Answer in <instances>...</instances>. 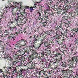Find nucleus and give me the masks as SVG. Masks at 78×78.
I'll list each match as a JSON object with an SVG mask.
<instances>
[{
  "label": "nucleus",
  "instance_id": "f257e3e1",
  "mask_svg": "<svg viewBox=\"0 0 78 78\" xmlns=\"http://www.w3.org/2000/svg\"><path fill=\"white\" fill-rule=\"evenodd\" d=\"M32 54H31L30 56H29V60L30 61V62L33 61V59H36V58H37L38 59H40V54L38 53L37 52L34 50H32Z\"/></svg>",
  "mask_w": 78,
  "mask_h": 78
},
{
  "label": "nucleus",
  "instance_id": "f03ea898",
  "mask_svg": "<svg viewBox=\"0 0 78 78\" xmlns=\"http://www.w3.org/2000/svg\"><path fill=\"white\" fill-rule=\"evenodd\" d=\"M36 35L35 34L33 36H30L29 38L30 40H33V38H34L33 41H34L33 43V45H35V43H37V42H39L40 39L38 38V35Z\"/></svg>",
  "mask_w": 78,
  "mask_h": 78
},
{
  "label": "nucleus",
  "instance_id": "7ed1b4c3",
  "mask_svg": "<svg viewBox=\"0 0 78 78\" xmlns=\"http://www.w3.org/2000/svg\"><path fill=\"white\" fill-rule=\"evenodd\" d=\"M76 33L78 34V28L77 27L73 28L71 30L70 33V38L75 36V35H76Z\"/></svg>",
  "mask_w": 78,
  "mask_h": 78
},
{
  "label": "nucleus",
  "instance_id": "20e7f679",
  "mask_svg": "<svg viewBox=\"0 0 78 78\" xmlns=\"http://www.w3.org/2000/svg\"><path fill=\"white\" fill-rule=\"evenodd\" d=\"M27 41L25 40V39H21L19 40V41H17L16 44L19 45H21V46H25L26 45L27 43Z\"/></svg>",
  "mask_w": 78,
  "mask_h": 78
},
{
  "label": "nucleus",
  "instance_id": "39448f33",
  "mask_svg": "<svg viewBox=\"0 0 78 78\" xmlns=\"http://www.w3.org/2000/svg\"><path fill=\"white\" fill-rule=\"evenodd\" d=\"M16 35V36L18 35V32H17L15 34H14L13 33H12L8 36V39L10 41H14V40L15 39H16V37H15Z\"/></svg>",
  "mask_w": 78,
  "mask_h": 78
},
{
  "label": "nucleus",
  "instance_id": "423d86ee",
  "mask_svg": "<svg viewBox=\"0 0 78 78\" xmlns=\"http://www.w3.org/2000/svg\"><path fill=\"white\" fill-rule=\"evenodd\" d=\"M56 9V12H57L58 14H61V15H63V14H64L67 12L66 9Z\"/></svg>",
  "mask_w": 78,
  "mask_h": 78
},
{
  "label": "nucleus",
  "instance_id": "0eeeda50",
  "mask_svg": "<svg viewBox=\"0 0 78 78\" xmlns=\"http://www.w3.org/2000/svg\"><path fill=\"white\" fill-rule=\"evenodd\" d=\"M78 58L76 57H74L72 60H68L67 62L68 64L69 63H75L76 64L78 62Z\"/></svg>",
  "mask_w": 78,
  "mask_h": 78
},
{
  "label": "nucleus",
  "instance_id": "6e6552de",
  "mask_svg": "<svg viewBox=\"0 0 78 78\" xmlns=\"http://www.w3.org/2000/svg\"><path fill=\"white\" fill-rule=\"evenodd\" d=\"M66 4H67V3L62 2L61 4H60L59 6V7L56 8V9H63V8L65 9L66 7Z\"/></svg>",
  "mask_w": 78,
  "mask_h": 78
},
{
  "label": "nucleus",
  "instance_id": "1a4fd4ad",
  "mask_svg": "<svg viewBox=\"0 0 78 78\" xmlns=\"http://www.w3.org/2000/svg\"><path fill=\"white\" fill-rule=\"evenodd\" d=\"M47 50L46 49H44L43 51L41 50L40 53L42 57H45V56H46L47 55Z\"/></svg>",
  "mask_w": 78,
  "mask_h": 78
},
{
  "label": "nucleus",
  "instance_id": "9d476101",
  "mask_svg": "<svg viewBox=\"0 0 78 78\" xmlns=\"http://www.w3.org/2000/svg\"><path fill=\"white\" fill-rule=\"evenodd\" d=\"M35 45L33 44V47H34L36 49H40L41 48V46H42L41 44H40L39 43H38L36 45V44L35 43Z\"/></svg>",
  "mask_w": 78,
  "mask_h": 78
},
{
  "label": "nucleus",
  "instance_id": "9b49d317",
  "mask_svg": "<svg viewBox=\"0 0 78 78\" xmlns=\"http://www.w3.org/2000/svg\"><path fill=\"white\" fill-rule=\"evenodd\" d=\"M8 28L9 29H10V31H16V30H17V28L15 26L12 27V26Z\"/></svg>",
  "mask_w": 78,
  "mask_h": 78
},
{
  "label": "nucleus",
  "instance_id": "f8f14e48",
  "mask_svg": "<svg viewBox=\"0 0 78 78\" xmlns=\"http://www.w3.org/2000/svg\"><path fill=\"white\" fill-rule=\"evenodd\" d=\"M13 20V18H11V20H10V22L8 23L7 24V27L8 28H9V27H11V25L12 24V23L11 21H12Z\"/></svg>",
  "mask_w": 78,
  "mask_h": 78
},
{
  "label": "nucleus",
  "instance_id": "ddd939ff",
  "mask_svg": "<svg viewBox=\"0 0 78 78\" xmlns=\"http://www.w3.org/2000/svg\"><path fill=\"white\" fill-rule=\"evenodd\" d=\"M23 50H24L25 52H26L27 53H30V52L31 51V50L28 49L27 47L24 48Z\"/></svg>",
  "mask_w": 78,
  "mask_h": 78
},
{
  "label": "nucleus",
  "instance_id": "4468645a",
  "mask_svg": "<svg viewBox=\"0 0 78 78\" xmlns=\"http://www.w3.org/2000/svg\"><path fill=\"white\" fill-rule=\"evenodd\" d=\"M69 16H66L63 17V19L61 20L62 22H63V21H65V20H68V19H69Z\"/></svg>",
  "mask_w": 78,
  "mask_h": 78
},
{
  "label": "nucleus",
  "instance_id": "2eb2a0df",
  "mask_svg": "<svg viewBox=\"0 0 78 78\" xmlns=\"http://www.w3.org/2000/svg\"><path fill=\"white\" fill-rule=\"evenodd\" d=\"M62 28V24L61 23L60 25H58L56 27V29H55V31H56L57 30H59V28Z\"/></svg>",
  "mask_w": 78,
  "mask_h": 78
},
{
  "label": "nucleus",
  "instance_id": "dca6fc26",
  "mask_svg": "<svg viewBox=\"0 0 78 78\" xmlns=\"http://www.w3.org/2000/svg\"><path fill=\"white\" fill-rule=\"evenodd\" d=\"M69 14L72 17H75L76 16V13L74 12H70L69 13Z\"/></svg>",
  "mask_w": 78,
  "mask_h": 78
},
{
  "label": "nucleus",
  "instance_id": "f3484780",
  "mask_svg": "<svg viewBox=\"0 0 78 78\" xmlns=\"http://www.w3.org/2000/svg\"><path fill=\"white\" fill-rule=\"evenodd\" d=\"M19 53H20V55L21 56L23 55H24L25 53V51L23 50V49H22L20 50L19 51Z\"/></svg>",
  "mask_w": 78,
  "mask_h": 78
},
{
  "label": "nucleus",
  "instance_id": "a211bd4d",
  "mask_svg": "<svg viewBox=\"0 0 78 78\" xmlns=\"http://www.w3.org/2000/svg\"><path fill=\"white\" fill-rule=\"evenodd\" d=\"M59 40L60 42H60V44H59L60 45H62V44H63L64 42V41H65V39L64 38V37H62L61 38V39H60Z\"/></svg>",
  "mask_w": 78,
  "mask_h": 78
},
{
  "label": "nucleus",
  "instance_id": "6ab92c4d",
  "mask_svg": "<svg viewBox=\"0 0 78 78\" xmlns=\"http://www.w3.org/2000/svg\"><path fill=\"white\" fill-rule=\"evenodd\" d=\"M17 20V21L20 22V23H23V20L20 17L18 18Z\"/></svg>",
  "mask_w": 78,
  "mask_h": 78
},
{
  "label": "nucleus",
  "instance_id": "aec40b11",
  "mask_svg": "<svg viewBox=\"0 0 78 78\" xmlns=\"http://www.w3.org/2000/svg\"><path fill=\"white\" fill-rule=\"evenodd\" d=\"M73 64H75V63H70V64H68V65H69L70 69L74 68L75 66L74 65H73Z\"/></svg>",
  "mask_w": 78,
  "mask_h": 78
},
{
  "label": "nucleus",
  "instance_id": "412c9836",
  "mask_svg": "<svg viewBox=\"0 0 78 78\" xmlns=\"http://www.w3.org/2000/svg\"><path fill=\"white\" fill-rule=\"evenodd\" d=\"M71 8H72V6H71V5H66V6L65 8V9H66V11L67 10V11H68L69 9H70Z\"/></svg>",
  "mask_w": 78,
  "mask_h": 78
},
{
  "label": "nucleus",
  "instance_id": "4be33fe9",
  "mask_svg": "<svg viewBox=\"0 0 78 78\" xmlns=\"http://www.w3.org/2000/svg\"><path fill=\"white\" fill-rule=\"evenodd\" d=\"M62 74L63 75H67L68 73V71L67 70H66L63 69L62 70Z\"/></svg>",
  "mask_w": 78,
  "mask_h": 78
},
{
  "label": "nucleus",
  "instance_id": "5701e85b",
  "mask_svg": "<svg viewBox=\"0 0 78 78\" xmlns=\"http://www.w3.org/2000/svg\"><path fill=\"white\" fill-rule=\"evenodd\" d=\"M64 33H62V32H61L60 31V32H59L57 34H58L59 35V36H61V37H63L64 36Z\"/></svg>",
  "mask_w": 78,
  "mask_h": 78
},
{
  "label": "nucleus",
  "instance_id": "b1692460",
  "mask_svg": "<svg viewBox=\"0 0 78 78\" xmlns=\"http://www.w3.org/2000/svg\"><path fill=\"white\" fill-rule=\"evenodd\" d=\"M27 13H25V12H24V15H23V16L24 17V18L23 19V20H25V22H24V24H25V23H26V22H27V19L25 18H26L27 17Z\"/></svg>",
  "mask_w": 78,
  "mask_h": 78
},
{
  "label": "nucleus",
  "instance_id": "393cba45",
  "mask_svg": "<svg viewBox=\"0 0 78 78\" xmlns=\"http://www.w3.org/2000/svg\"><path fill=\"white\" fill-rule=\"evenodd\" d=\"M60 65L61 66H62L63 67H65L66 68L67 65L66 63H64L63 62H62L60 64Z\"/></svg>",
  "mask_w": 78,
  "mask_h": 78
},
{
  "label": "nucleus",
  "instance_id": "a878e982",
  "mask_svg": "<svg viewBox=\"0 0 78 78\" xmlns=\"http://www.w3.org/2000/svg\"><path fill=\"white\" fill-rule=\"evenodd\" d=\"M25 71V69H23L22 68H21L20 70H19V72L18 73H20L21 75H22V74H23V73H24V71Z\"/></svg>",
  "mask_w": 78,
  "mask_h": 78
},
{
  "label": "nucleus",
  "instance_id": "bb28decb",
  "mask_svg": "<svg viewBox=\"0 0 78 78\" xmlns=\"http://www.w3.org/2000/svg\"><path fill=\"white\" fill-rule=\"evenodd\" d=\"M17 61H13L12 62H11L10 64H11L12 66H15L16 64H17Z\"/></svg>",
  "mask_w": 78,
  "mask_h": 78
},
{
  "label": "nucleus",
  "instance_id": "cd10ccee",
  "mask_svg": "<svg viewBox=\"0 0 78 78\" xmlns=\"http://www.w3.org/2000/svg\"><path fill=\"white\" fill-rule=\"evenodd\" d=\"M11 22L12 23V24H13V23H16V24H17L18 25V21H17V19H15L14 20H13V21H11Z\"/></svg>",
  "mask_w": 78,
  "mask_h": 78
},
{
  "label": "nucleus",
  "instance_id": "c85d7f7f",
  "mask_svg": "<svg viewBox=\"0 0 78 78\" xmlns=\"http://www.w3.org/2000/svg\"><path fill=\"white\" fill-rule=\"evenodd\" d=\"M45 73V72L44 70L40 71L39 74L40 75L42 76L44 75V73Z\"/></svg>",
  "mask_w": 78,
  "mask_h": 78
},
{
  "label": "nucleus",
  "instance_id": "c756f323",
  "mask_svg": "<svg viewBox=\"0 0 78 78\" xmlns=\"http://www.w3.org/2000/svg\"><path fill=\"white\" fill-rule=\"evenodd\" d=\"M44 47H48V46L50 45V44L49 43L47 42V41H45L44 42Z\"/></svg>",
  "mask_w": 78,
  "mask_h": 78
},
{
  "label": "nucleus",
  "instance_id": "7c9ffc66",
  "mask_svg": "<svg viewBox=\"0 0 78 78\" xmlns=\"http://www.w3.org/2000/svg\"><path fill=\"white\" fill-rule=\"evenodd\" d=\"M65 37L66 38L67 40H69V36H67V34H64V36H63V37H63L64 38H64Z\"/></svg>",
  "mask_w": 78,
  "mask_h": 78
},
{
  "label": "nucleus",
  "instance_id": "2f4dec72",
  "mask_svg": "<svg viewBox=\"0 0 78 78\" xmlns=\"http://www.w3.org/2000/svg\"><path fill=\"white\" fill-rule=\"evenodd\" d=\"M4 34L5 36H6L7 35H8L9 34V31L7 30H5L4 32Z\"/></svg>",
  "mask_w": 78,
  "mask_h": 78
},
{
  "label": "nucleus",
  "instance_id": "473e14b6",
  "mask_svg": "<svg viewBox=\"0 0 78 78\" xmlns=\"http://www.w3.org/2000/svg\"><path fill=\"white\" fill-rule=\"evenodd\" d=\"M27 47L29 50H30L31 52H32V50H32V48H34V47H33V45L32 46H27Z\"/></svg>",
  "mask_w": 78,
  "mask_h": 78
},
{
  "label": "nucleus",
  "instance_id": "72a5a7b5",
  "mask_svg": "<svg viewBox=\"0 0 78 78\" xmlns=\"http://www.w3.org/2000/svg\"><path fill=\"white\" fill-rule=\"evenodd\" d=\"M43 34H44V32H41V33H39L38 35H37V36H38V38H39V37H41V36H44V35H43Z\"/></svg>",
  "mask_w": 78,
  "mask_h": 78
},
{
  "label": "nucleus",
  "instance_id": "f704fd0d",
  "mask_svg": "<svg viewBox=\"0 0 78 78\" xmlns=\"http://www.w3.org/2000/svg\"><path fill=\"white\" fill-rule=\"evenodd\" d=\"M69 28L67 27H66L65 29L64 33H69Z\"/></svg>",
  "mask_w": 78,
  "mask_h": 78
},
{
  "label": "nucleus",
  "instance_id": "c9c22d12",
  "mask_svg": "<svg viewBox=\"0 0 78 78\" xmlns=\"http://www.w3.org/2000/svg\"><path fill=\"white\" fill-rule=\"evenodd\" d=\"M44 39H41L40 40V44H41L42 46H43V45L44 44Z\"/></svg>",
  "mask_w": 78,
  "mask_h": 78
},
{
  "label": "nucleus",
  "instance_id": "e433bc0d",
  "mask_svg": "<svg viewBox=\"0 0 78 78\" xmlns=\"http://www.w3.org/2000/svg\"><path fill=\"white\" fill-rule=\"evenodd\" d=\"M59 55H61V54L60 53H59L57 52L55 54V57H58L59 56Z\"/></svg>",
  "mask_w": 78,
  "mask_h": 78
},
{
  "label": "nucleus",
  "instance_id": "4c0bfd02",
  "mask_svg": "<svg viewBox=\"0 0 78 78\" xmlns=\"http://www.w3.org/2000/svg\"><path fill=\"white\" fill-rule=\"evenodd\" d=\"M9 54V53L7 54V56H4V58L5 59H7V58H11V56Z\"/></svg>",
  "mask_w": 78,
  "mask_h": 78
},
{
  "label": "nucleus",
  "instance_id": "58836bf2",
  "mask_svg": "<svg viewBox=\"0 0 78 78\" xmlns=\"http://www.w3.org/2000/svg\"><path fill=\"white\" fill-rule=\"evenodd\" d=\"M51 4V3H48V4H47V8H48V9H50V5Z\"/></svg>",
  "mask_w": 78,
  "mask_h": 78
},
{
  "label": "nucleus",
  "instance_id": "ea45409f",
  "mask_svg": "<svg viewBox=\"0 0 78 78\" xmlns=\"http://www.w3.org/2000/svg\"><path fill=\"white\" fill-rule=\"evenodd\" d=\"M55 37L56 39H59V40H60V39H61V37H60V36H59V35H58V34H56Z\"/></svg>",
  "mask_w": 78,
  "mask_h": 78
},
{
  "label": "nucleus",
  "instance_id": "a19ab883",
  "mask_svg": "<svg viewBox=\"0 0 78 78\" xmlns=\"http://www.w3.org/2000/svg\"><path fill=\"white\" fill-rule=\"evenodd\" d=\"M8 54H9V53L8 52L6 51H5L3 55L4 56H6Z\"/></svg>",
  "mask_w": 78,
  "mask_h": 78
},
{
  "label": "nucleus",
  "instance_id": "79ce46f5",
  "mask_svg": "<svg viewBox=\"0 0 78 78\" xmlns=\"http://www.w3.org/2000/svg\"><path fill=\"white\" fill-rule=\"evenodd\" d=\"M37 3L38 2H35V3L34 4V8L36 9V8H37Z\"/></svg>",
  "mask_w": 78,
  "mask_h": 78
},
{
  "label": "nucleus",
  "instance_id": "37998d69",
  "mask_svg": "<svg viewBox=\"0 0 78 78\" xmlns=\"http://www.w3.org/2000/svg\"><path fill=\"white\" fill-rule=\"evenodd\" d=\"M51 5H50V6L51 7L52 9H54L55 8V5L53 4V3H51Z\"/></svg>",
  "mask_w": 78,
  "mask_h": 78
},
{
  "label": "nucleus",
  "instance_id": "c03bdc74",
  "mask_svg": "<svg viewBox=\"0 0 78 78\" xmlns=\"http://www.w3.org/2000/svg\"><path fill=\"white\" fill-rule=\"evenodd\" d=\"M20 59V58L19 57V56H17L15 58V60L16 61H19Z\"/></svg>",
  "mask_w": 78,
  "mask_h": 78
},
{
  "label": "nucleus",
  "instance_id": "a18cd8bd",
  "mask_svg": "<svg viewBox=\"0 0 78 78\" xmlns=\"http://www.w3.org/2000/svg\"><path fill=\"white\" fill-rule=\"evenodd\" d=\"M10 8H12V10L13 11H14V10L15 9H16V7H13L12 6H11L10 7L8 6V8H9V9H10Z\"/></svg>",
  "mask_w": 78,
  "mask_h": 78
},
{
  "label": "nucleus",
  "instance_id": "49530a36",
  "mask_svg": "<svg viewBox=\"0 0 78 78\" xmlns=\"http://www.w3.org/2000/svg\"><path fill=\"white\" fill-rule=\"evenodd\" d=\"M52 62L51 61L49 62V65L48 66V68H50V69H51V65Z\"/></svg>",
  "mask_w": 78,
  "mask_h": 78
},
{
  "label": "nucleus",
  "instance_id": "de8ad7c7",
  "mask_svg": "<svg viewBox=\"0 0 78 78\" xmlns=\"http://www.w3.org/2000/svg\"><path fill=\"white\" fill-rule=\"evenodd\" d=\"M75 49L74 48V46L71 47V52H73V51H75Z\"/></svg>",
  "mask_w": 78,
  "mask_h": 78
},
{
  "label": "nucleus",
  "instance_id": "09e8293b",
  "mask_svg": "<svg viewBox=\"0 0 78 78\" xmlns=\"http://www.w3.org/2000/svg\"><path fill=\"white\" fill-rule=\"evenodd\" d=\"M8 7H6V9H5V10L4 11V13H5V14H6L7 13H8V10H7V8H8Z\"/></svg>",
  "mask_w": 78,
  "mask_h": 78
},
{
  "label": "nucleus",
  "instance_id": "8fccbe9b",
  "mask_svg": "<svg viewBox=\"0 0 78 78\" xmlns=\"http://www.w3.org/2000/svg\"><path fill=\"white\" fill-rule=\"evenodd\" d=\"M16 14L18 16V18L19 17H21V15H20V13L19 12H17L16 13Z\"/></svg>",
  "mask_w": 78,
  "mask_h": 78
},
{
  "label": "nucleus",
  "instance_id": "3c124183",
  "mask_svg": "<svg viewBox=\"0 0 78 78\" xmlns=\"http://www.w3.org/2000/svg\"><path fill=\"white\" fill-rule=\"evenodd\" d=\"M58 30L59 31H60V32L61 31H63V32L64 31V29L62 28V27L61 28H59V30Z\"/></svg>",
  "mask_w": 78,
  "mask_h": 78
},
{
  "label": "nucleus",
  "instance_id": "603ef678",
  "mask_svg": "<svg viewBox=\"0 0 78 78\" xmlns=\"http://www.w3.org/2000/svg\"><path fill=\"white\" fill-rule=\"evenodd\" d=\"M76 44H77L78 45V37L77 38L76 41L74 42V45H75Z\"/></svg>",
  "mask_w": 78,
  "mask_h": 78
},
{
  "label": "nucleus",
  "instance_id": "864d4df0",
  "mask_svg": "<svg viewBox=\"0 0 78 78\" xmlns=\"http://www.w3.org/2000/svg\"><path fill=\"white\" fill-rule=\"evenodd\" d=\"M72 74H69V76H64L63 77V78H70L71 77V76H72Z\"/></svg>",
  "mask_w": 78,
  "mask_h": 78
},
{
  "label": "nucleus",
  "instance_id": "5fc2aeb1",
  "mask_svg": "<svg viewBox=\"0 0 78 78\" xmlns=\"http://www.w3.org/2000/svg\"><path fill=\"white\" fill-rule=\"evenodd\" d=\"M67 50H63L62 51V53L64 54L65 55V53L66 54L67 53Z\"/></svg>",
  "mask_w": 78,
  "mask_h": 78
},
{
  "label": "nucleus",
  "instance_id": "6e6d98bb",
  "mask_svg": "<svg viewBox=\"0 0 78 78\" xmlns=\"http://www.w3.org/2000/svg\"><path fill=\"white\" fill-rule=\"evenodd\" d=\"M50 73H51L53 74V73H55V70L54 69H53L50 71Z\"/></svg>",
  "mask_w": 78,
  "mask_h": 78
},
{
  "label": "nucleus",
  "instance_id": "4d7b16f0",
  "mask_svg": "<svg viewBox=\"0 0 78 78\" xmlns=\"http://www.w3.org/2000/svg\"><path fill=\"white\" fill-rule=\"evenodd\" d=\"M68 73L70 74V75H72V73H73V72L72 70H70L68 71Z\"/></svg>",
  "mask_w": 78,
  "mask_h": 78
},
{
  "label": "nucleus",
  "instance_id": "13d9d810",
  "mask_svg": "<svg viewBox=\"0 0 78 78\" xmlns=\"http://www.w3.org/2000/svg\"><path fill=\"white\" fill-rule=\"evenodd\" d=\"M15 46L16 47V48H21V47L20 46L18 45L17 44H15Z\"/></svg>",
  "mask_w": 78,
  "mask_h": 78
},
{
  "label": "nucleus",
  "instance_id": "bf43d9fd",
  "mask_svg": "<svg viewBox=\"0 0 78 78\" xmlns=\"http://www.w3.org/2000/svg\"><path fill=\"white\" fill-rule=\"evenodd\" d=\"M13 71H14V72H16L17 71V69L16 67H13Z\"/></svg>",
  "mask_w": 78,
  "mask_h": 78
},
{
  "label": "nucleus",
  "instance_id": "052dcab7",
  "mask_svg": "<svg viewBox=\"0 0 78 78\" xmlns=\"http://www.w3.org/2000/svg\"><path fill=\"white\" fill-rule=\"evenodd\" d=\"M25 12H24V11L23 12H20V14L21 15V17H23L24 13Z\"/></svg>",
  "mask_w": 78,
  "mask_h": 78
},
{
  "label": "nucleus",
  "instance_id": "680f3d73",
  "mask_svg": "<svg viewBox=\"0 0 78 78\" xmlns=\"http://www.w3.org/2000/svg\"><path fill=\"white\" fill-rule=\"evenodd\" d=\"M65 68H66V70H69L70 69V66H69V65H67V66H66V67Z\"/></svg>",
  "mask_w": 78,
  "mask_h": 78
},
{
  "label": "nucleus",
  "instance_id": "e2e57ef3",
  "mask_svg": "<svg viewBox=\"0 0 78 78\" xmlns=\"http://www.w3.org/2000/svg\"><path fill=\"white\" fill-rule=\"evenodd\" d=\"M60 1L57 2H56V4H55V6H58V5L59 4V3H60Z\"/></svg>",
  "mask_w": 78,
  "mask_h": 78
},
{
  "label": "nucleus",
  "instance_id": "0e129e2a",
  "mask_svg": "<svg viewBox=\"0 0 78 78\" xmlns=\"http://www.w3.org/2000/svg\"><path fill=\"white\" fill-rule=\"evenodd\" d=\"M62 55H60V56H59V58H58V59H59V60H60V61H62Z\"/></svg>",
  "mask_w": 78,
  "mask_h": 78
},
{
  "label": "nucleus",
  "instance_id": "69168bd1",
  "mask_svg": "<svg viewBox=\"0 0 78 78\" xmlns=\"http://www.w3.org/2000/svg\"><path fill=\"white\" fill-rule=\"evenodd\" d=\"M13 5L15 6H16V5H18V3L17 2H13Z\"/></svg>",
  "mask_w": 78,
  "mask_h": 78
},
{
  "label": "nucleus",
  "instance_id": "338daca9",
  "mask_svg": "<svg viewBox=\"0 0 78 78\" xmlns=\"http://www.w3.org/2000/svg\"><path fill=\"white\" fill-rule=\"evenodd\" d=\"M61 70V68H60V67L58 68V69L57 70V72H60Z\"/></svg>",
  "mask_w": 78,
  "mask_h": 78
},
{
  "label": "nucleus",
  "instance_id": "774afa93",
  "mask_svg": "<svg viewBox=\"0 0 78 78\" xmlns=\"http://www.w3.org/2000/svg\"><path fill=\"white\" fill-rule=\"evenodd\" d=\"M43 34V35H46V36H47L48 35V32H46Z\"/></svg>",
  "mask_w": 78,
  "mask_h": 78
}]
</instances>
